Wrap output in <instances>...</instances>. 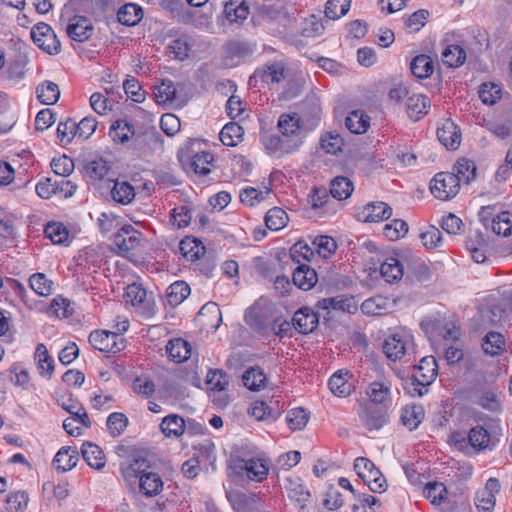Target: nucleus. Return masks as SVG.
Listing matches in <instances>:
<instances>
[{
  "label": "nucleus",
  "mask_w": 512,
  "mask_h": 512,
  "mask_svg": "<svg viewBox=\"0 0 512 512\" xmlns=\"http://www.w3.org/2000/svg\"><path fill=\"white\" fill-rule=\"evenodd\" d=\"M386 357L391 361L403 360L412 362L416 360V350L413 335L405 328L394 330L382 346Z\"/></svg>",
  "instance_id": "1"
},
{
  "label": "nucleus",
  "mask_w": 512,
  "mask_h": 512,
  "mask_svg": "<svg viewBox=\"0 0 512 512\" xmlns=\"http://www.w3.org/2000/svg\"><path fill=\"white\" fill-rule=\"evenodd\" d=\"M296 9L284 0H277L272 4L259 7L261 19L269 25H277L279 33L285 32L296 23Z\"/></svg>",
  "instance_id": "2"
},
{
  "label": "nucleus",
  "mask_w": 512,
  "mask_h": 512,
  "mask_svg": "<svg viewBox=\"0 0 512 512\" xmlns=\"http://www.w3.org/2000/svg\"><path fill=\"white\" fill-rule=\"evenodd\" d=\"M195 145H200L197 141H189L182 147L177 157L182 167L187 171H192L198 175H208L211 172L210 165L214 160L212 153L208 151H199Z\"/></svg>",
  "instance_id": "3"
},
{
  "label": "nucleus",
  "mask_w": 512,
  "mask_h": 512,
  "mask_svg": "<svg viewBox=\"0 0 512 512\" xmlns=\"http://www.w3.org/2000/svg\"><path fill=\"white\" fill-rule=\"evenodd\" d=\"M123 297L126 304L135 307L137 312L144 318H151L158 311L154 298L147 296V291L141 284L132 283L127 285Z\"/></svg>",
  "instance_id": "4"
},
{
  "label": "nucleus",
  "mask_w": 512,
  "mask_h": 512,
  "mask_svg": "<svg viewBox=\"0 0 512 512\" xmlns=\"http://www.w3.org/2000/svg\"><path fill=\"white\" fill-rule=\"evenodd\" d=\"M354 470L363 483L375 493L386 490V480L375 464L366 457H358L354 461Z\"/></svg>",
  "instance_id": "5"
},
{
  "label": "nucleus",
  "mask_w": 512,
  "mask_h": 512,
  "mask_svg": "<svg viewBox=\"0 0 512 512\" xmlns=\"http://www.w3.org/2000/svg\"><path fill=\"white\" fill-rule=\"evenodd\" d=\"M75 191L76 185L63 177H48L36 185V192L43 199H49L52 196L69 198Z\"/></svg>",
  "instance_id": "6"
},
{
  "label": "nucleus",
  "mask_w": 512,
  "mask_h": 512,
  "mask_svg": "<svg viewBox=\"0 0 512 512\" xmlns=\"http://www.w3.org/2000/svg\"><path fill=\"white\" fill-rule=\"evenodd\" d=\"M98 180V190L107 199L111 198L116 203L127 205L135 197L134 187L127 181L103 180L102 176Z\"/></svg>",
  "instance_id": "7"
},
{
  "label": "nucleus",
  "mask_w": 512,
  "mask_h": 512,
  "mask_svg": "<svg viewBox=\"0 0 512 512\" xmlns=\"http://www.w3.org/2000/svg\"><path fill=\"white\" fill-rule=\"evenodd\" d=\"M430 190L436 198L449 200L460 190L459 179L451 172L437 173L431 181Z\"/></svg>",
  "instance_id": "8"
},
{
  "label": "nucleus",
  "mask_w": 512,
  "mask_h": 512,
  "mask_svg": "<svg viewBox=\"0 0 512 512\" xmlns=\"http://www.w3.org/2000/svg\"><path fill=\"white\" fill-rule=\"evenodd\" d=\"M33 42L43 51L50 55H56L61 51V43L52 28L40 22L31 29Z\"/></svg>",
  "instance_id": "9"
},
{
  "label": "nucleus",
  "mask_w": 512,
  "mask_h": 512,
  "mask_svg": "<svg viewBox=\"0 0 512 512\" xmlns=\"http://www.w3.org/2000/svg\"><path fill=\"white\" fill-rule=\"evenodd\" d=\"M70 9H66L65 16L68 23L65 32L68 37L77 42H84L93 35V22L84 15L71 16Z\"/></svg>",
  "instance_id": "10"
},
{
  "label": "nucleus",
  "mask_w": 512,
  "mask_h": 512,
  "mask_svg": "<svg viewBox=\"0 0 512 512\" xmlns=\"http://www.w3.org/2000/svg\"><path fill=\"white\" fill-rule=\"evenodd\" d=\"M283 411L284 404L278 399L270 398L268 401H254L248 409V414L257 421L274 422Z\"/></svg>",
  "instance_id": "11"
},
{
  "label": "nucleus",
  "mask_w": 512,
  "mask_h": 512,
  "mask_svg": "<svg viewBox=\"0 0 512 512\" xmlns=\"http://www.w3.org/2000/svg\"><path fill=\"white\" fill-rule=\"evenodd\" d=\"M234 467L239 471H244L248 479L262 482L267 478L270 464L266 458L252 457L250 459H239Z\"/></svg>",
  "instance_id": "12"
},
{
  "label": "nucleus",
  "mask_w": 512,
  "mask_h": 512,
  "mask_svg": "<svg viewBox=\"0 0 512 512\" xmlns=\"http://www.w3.org/2000/svg\"><path fill=\"white\" fill-rule=\"evenodd\" d=\"M253 54L252 47L245 41L230 40L223 48V60L226 66H237Z\"/></svg>",
  "instance_id": "13"
},
{
  "label": "nucleus",
  "mask_w": 512,
  "mask_h": 512,
  "mask_svg": "<svg viewBox=\"0 0 512 512\" xmlns=\"http://www.w3.org/2000/svg\"><path fill=\"white\" fill-rule=\"evenodd\" d=\"M319 324V315L310 307L298 309L292 317L293 328L301 334L312 333Z\"/></svg>",
  "instance_id": "14"
},
{
  "label": "nucleus",
  "mask_w": 512,
  "mask_h": 512,
  "mask_svg": "<svg viewBox=\"0 0 512 512\" xmlns=\"http://www.w3.org/2000/svg\"><path fill=\"white\" fill-rule=\"evenodd\" d=\"M362 425L369 431L381 429L388 421L387 414L374 405H365L358 412Z\"/></svg>",
  "instance_id": "15"
},
{
  "label": "nucleus",
  "mask_w": 512,
  "mask_h": 512,
  "mask_svg": "<svg viewBox=\"0 0 512 512\" xmlns=\"http://www.w3.org/2000/svg\"><path fill=\"white\" fill-rule=\"evenodd\" d=\"M151 468L150 461L144 457L132 458L129 463L121 466V472L125 481L130 485H136L137 480Z\"/></svg>",
  "instance_id": "16"
},
{
  "label": "nucleus",
  "mask_w": 512,
  "mask_h": 512,
  "mask_svg": "<svg viewBox=\"0 0 512 512\" xmlns=\"http://www.w3.org/2000/svg\"><path fill=\"white\" fill-rule=\"evenodd\" d=\"M139 492L146 498L159 495L163 490V480L160 475L153 471H148L140 476L137 480Z\"/></svg>",
  "instance_id": "17"
},
{
  "label": "nucleus",
  "mask_w": 512,
  "mask_h": 512,
  "mask_svg": "<svg viewBox=\"0 0 512 512\" xmlns=\"http://www.w3.org/2000/svg\"><path fill=\"white\" fill-rule=\"evenodd\" d=\"M277 127L279 132L288 140L299 139L302 141V124L300 117L296 114H282L279 117Z\"/></svg>",
  "instance_id": "18"
},
{
  "label": "nucleus",
  "mask_w": 512,
  "mask_h": 512,
  "mask_svg": "<svg viewBox=\"0 0 512 512\" xmlns=\"http://www.w3.org/2000/svg\"><path fill=\"white\" fill-rule=\"evenodd\" d=\"M391 215L392 208L382 201L368 203L359 213L362 220L369 223L387 220Z\"/></svg>",
  "instance_id": "19"
},
{
  "label": "nucleus",
  "mask_w": 512,
  "mask_h": 512,
  "mask_svg": "<svg viewBox=\"0 0 512 512\" xmlns=\"http://www.w3.org/2000/svg\"><path fill=\"white\" fill-rule=\"evenodd\" d=\"M246 324L260 335H267L270 330V320L267 314L258 306H253L245 313Z\"/></svg>",
  "instance_id": "20"
},
{
  "label": "nucleus",
  "mask_w": 512,
  "mask_h": 512,
  "mask_svg": "<svg viewBox=\"0 0 512 512\" xmlns=\"http://www.w3.org/2000/svg\"><path fill=\"white\" fill-rule=\"evenodd\" d=\"M263 143L265 145V148L270 153H276L278 151L283 153H290L297 150L302 144V141H300L299 139L288 140L281 134V136H267L264 138Z\"/></svg>",
  "instance_id": "21"
},
{
  "label": "nucleus",
  "mask_w": 512,
  "mask_h": 512,
  "mask_svg": "<svg viewBox=\"0 0 512 512\" xmlns=\"http://www.w3.org/2000/svg\"><path fill=\"white\" fill-rule=\"evenodd\" d=\"M160 430L165 437L178 439L185 433L186 420L178 414H169L162 419Z\"/></svg>",
  "instance_id": "22"
},
{
  "label": "nucleus",
  "mask_w": 512,
  "mask_h": 512,
  "mask_svg": "<svg viewBox=\"0 0 512 512\" xmlns=\"http://www.w3.org/2000/svg\"><path fill=\"white\" fill-rule=\"evenodd\" d=\"M168 358L175 363H182L191 356V345L182 338H174L166 344Z\"/></svg>",
  "instance_id": "23"
},
{
  "label": "nucleus",
  "mask_w": 512,
  "mask_h": 512,
  "mask_svg": "<svg viewBox=\"0 0 512 512\" xmlns=\"http://www.w3.org/2000/svg\"><path fill=\"white\" fill-rule=\"evenodd\" d=\"M293 284L299 289L308 291L317 283L316 271L306 264L299 265L293 272Z\"/></svg>",
  "instance_id": "24"
},
{
  "label": "nucleus",
  "mask_w": 512,
  "mask_h": 512,
  "mask_svg": "<svg viewBox=\"0 0 512 512\" xmlns=\"http://www.w3.org/2000/svg\"><path fill=\"white\" fill-rule=\"evenodd\" d=\"M430 99L423 94H413L406 100L408 116L417 121L426 115L430 108Z\"/></svg>",
  "instance_id": "25"
},
{
  "label": "nucleus",
  "mask_w": 512,
  "mask_h": 512,
  "mask_svg": "<svg viewBox=\"0 0 512 512\" xmlns=\"http://www.w3.org/2000/svg\"><path fill=\"white\" fill-rule=\"evenodd\" d=\"M114 244L122 252L132 251L139 244V233L134 231L131 226L121 227L114 234Z\"/></svg>",
  "instance_id": "26"
},
{
  "label": "nucleus",
  "mask_w": 512,
  "mask_h": 512,
  "mask_svg": "<svg viewBox=\"0 0 512 512\" xmlns=\"http://www.w3.org/2000/svg\"><path fill=\"white\" fill-rule=\"evenodd\" d=\"M425 411L422 405H406L401 411V423L410 431L415 430L424 420Z\"/></svg>",
  "instance_id": "27"
},
{
  "label": "nucleus",
  "mask_w": 512,
  "mask_h": 512,
  "mask_svg": "<svg viewBox=\"0 0 512 512\" xmlns=\"http://www.w3.org/2000/svg\"><path fill=\"white\" fill-rule=\"evenodd\" d=\"M380 274L387 283H396L403 277V264L396 257H388L380 266Z\"/></svg>",
  "instance_id": "28"
},
{
  "label": "nucleus",
  "mask_w": 512,
  "mask_h": 512,
  "mask_svg": "<svg viewBox=\"0 0 512 512\" xmlns=\"http://www.w3.org/2000/svg\"><path fill=\"white\" fill-rule=\"evenodd\" d=\"M437 138L447 149L455 150L460 144L461 134L456 125L448 121L437 129Z\"/></svg>",
  "instance_id": "29"
},
{
  "label": "nucleus",
  "mask_w": 512,
  "mask_h": 512,
  "mask_svg": "<svg viewBox=\"0 0 512 512\" xmlns=\"http://www.w3.org/2000/svg\"><path fill=\"white\" fill-rule=\"evenodd\" d=\"M285 67L280 62H274L270 65L263 67L262 69H258L254 73L255 78L261 79V81L270 84V83H279L280 81L285 79Z\"/></svg>",
  "instance_id": "30"
},
{
  "label": "nucleus",
  "mask_w": 512,
  "mask_h": 512,
  "mask_svg": "<svg viewBox=\"0 0 512 512\" xmlns=\"http://www.w3.org/2000/svg\"><path fill=\"white\" fill-rule=\"evenodd\" d=\"M122 338L116 332L98 330V351L117 353L122 349Z\"/></svg>",
  "instance_id": "31"
},
{
  "label": "nucleus",
  "mask_w": 512,
  "mask_h": 512,
  "mask_svg": "<svg viewBox=\"0 0 512 512\" xmlns=\"http://www.w3.org/2000/svg\"><path fill=\"white\" fill-rule=\"evenodd\" d=\"M442 63L449 68H458L466 60V51L457 44L447 45L441 53Z\"/></svg>",
  "instance_id": "32"
},
{
  "label": "nucleus",
  "mask_w": 512,
  "mask_h": 512,
  "mask_svg": "<svg viewBox=\"0 0 512 512\" xmlns=\"http://www.w3.org/2000/svg\"><path fill=\"white\" fill-rule=\"evenodd\" d=\"M244 386L251 391H260L265 388L267 377L264 371L259 367H250L242 375Z\"/></svg>",
  "instance_id": "33"
},
{
  "label": "nucleus",
  "mask_w": 512,
  "mask_h": 512,
  "mask_svg": "<svg viewBox=\"0 0 512 512\" xmlns=\"http://www.w3.org/2000/svg\"><path fill=\"white\" fill-rule=\"evenodd\" d=\"M410 70L415 77L426 79L434 72V61L428 55H417L410 63Z\"/></svg>",
  "instance_id": "34"
},
{
  "label": "nucleus",
  "mask_w": 512,
  "mask_h": 512,
  "mask_svg": "<svg viewBox=\"0 0 512 512\" xmlns=\"http://www.w3.org/2000/svg\"><path fill=\"white\" fill-rule=\"evenodd\" d=\"M117 22L125 26H134L143 17V10L140 6L128 3L123 5L116 13Z\"/></svg>",
  "instance_id": "35"
},
{
  "label": "nucleus",
  "mask_w": 512,
  "mask_h": 512,
  "mask_svg": "<svg viewBox=\"0 0 512 512\" xmlns=\"http://www.w3.org/2000/svg\"><path fill=\"white\" fill-rule=\"evenodd\" d=\"M347 129L354 134H363L370 127V117L363 111H351L345 120Z\"/></svg>",
  "instance_id": "36"
},
{
  "label": "nucleus",
  "mask_w": 512,
  "mask_h": 512,
  "mask_svg": "<svg viewBox=\"0 0 512 512\" xmlns=\"http://www.w3.org/2000/svg\"><path fill=\"white\" fill-rule=\"evenodd\" d=\"M438 366L433 356H424L419 364L414 366V374H418L422 381L432 383L437 376Z\"/></svg>",
  "instance_id": "37"
},
{
  "label": "nucleus",
  "mask_w": 512,
  "mask_h": 512,
  "mask_svg": "<svg viewBox=\"0 0 512 512\" xmlns=\"http://www.w3.org/2000/svg\"><path fill=\"white\" fill-rule=\"evenodd\" d=\"M366 393L374 404L387 405L391 402V388L387 383L374 381Z\"/></svg>",
  "instance_id": "38"
},
{
  "label": "nucleus",
  "mask_w": 512,
  "mask_h": 512,
  "mask_svg": "<svg viewBox=\"0 0 512 512\" xmlns=\"http://www.w3.org/2000/svg\"><path fill=\"white\" fill-rule=\"evenodd\" d=\"M77 451L71 447H62L53 459L54 467L61 472L71 470L77 462Z\"/></svg>",
  "instance_id": "39"
},
{
  "label": "nucleus",
  "mask_w": 512,
  "mask_h": 512,
  "mask_svg": "<svg viewBox=\"0 0 512 512\" xmlns=\"http://www.w3.org/2000/svg\"><path fill=\"white\" fill-rule=\"evenodd\" d=\"M38 100L45 105L55 104L60 97L58 85L52 81H44L36 87Z\"/></svg>",
  "instance_id": "40"
},
{
  "label": "nucleus",
  "mask_w": 512,
  "mask_h": 512,
  "mask_svg": "<svg viewBox=\"0 0 512 512\" xmlns=\"http://www.w3.org/2000/svg\"><path fill=\"white\" fill-rule=\"evenodd\" d=\"M244 129L236 122L227 123L219 133V138L223 145L228 147L236 146L242 141Z\"/></svg>",
  "instance_id": "41"
},
{
  "label": "nucleus",
  "mask_w": 512,
  "mask_h": 512,
  "mask_svg": "<svg viewBox=\"0 0 512 512\" xmlns=\"http://www.w3.org/2000/svg\"><path fill=\"white\" fill-rule=\"evenodd\" d=\"M476 172L477 167L472 160H469L467 158H461L455 163V165L453 166V171L451 173L457 175V178L459 179V184L461 182L469 184L476 178Z\"/></svg>",
  "instance_id": "42"
},
{
  "label": "nucleus",
  "mask_w": 512,
  "mask_h": 512,
  "mask_svg": "<svg viewBox=\"0 0 512 512\" xmlns=\"http://www.w3.org/2000/svg\"><path fill=\"white\" fill-rule=\"evenodd\" d=\"M190 287L184 281H175L172 283L166 291L167 302L172 306L176 307L180 305L189 295Z\"/></svg>",
  "instance_id": "43"
},
{
  "label": "nucleus",
  "mask_w": 512,
  "mask_h": 512,
  "mask_svg": "<svg viewBox=\"0 0 512 512\" xmlns=\"http://www.w3.org/2000/svg\"><path fill=\"white\" fill-rule=\"evenodd\" d=\"M35 360L37 362V368L41 376L51 378L54 370V361L49 356L46 346L42 343L36 346Z\"/></svg>",
  "instance_id": "44"
},
{
  "label": "nucleus",
  "mask_w": 512,
  "mask_h": 512,
  "mask_svg": "<svg viewBox=\"0 0 512 512\" xmlns=\"http://www.w3.org/2000/svg\"><path fill=\"white\" fill-rule=\"evenodd\" d=\"M224 14L231 23L245 20L249 14V8L242 0H230L225 4Z\"/></svg>",
  "instance_id": "45"
},
{
  "label": "nucleus",
  "mask_w": 512,
  "mask_h": 512,
  "mask_svg": "<svg viewBox=\"0 0 512 512\" xmlns=\"http://www.w3.org/2000/svg\"><path fill=\"white\" fill-rule=\"evenodd\" d=\"M482 348L488 355H500L505 350V338L501 333L488 332L483 339Z\"/></svg>",
  "instance_id": "46"
},
{
  "label": "nucleus",
  "mask_w": 512,
  "mask_h": 512,
  "mask_svg": "<svg viewBox=\"0 0 512 512\" xmlns=\"http://www.w3.org/2000/svg\"><path fill=\"white\" fill-rule=\"evenodd\" d=\"M134 127L125 120H116L109 129V136L113 141L125 143L134 135Z\"/></svg>",
  "instance_id": "47"
},
{
  "label": "nucleus",
  "mask_w": 512,
  "mask_h": 512,
  "mask_svg": "<svg viewBox=\"0 0 512 512\" xmlns=\"http://www.w3.org/2000/svg\"><path fill=\"white\" fill-rule=\"evenodd\" d=\"M353 191L352 182L343 176L334 178L330 184V194L337 200L347 199Z\"/></svg>",
  "instance_id": "48"
},
{
  "label": "nucleus",
  "mask_w": 512,
  "mask_h": 512,
  "mask_svg": "<svg viewBox=\"0 0 512 512\" xmlns=\"http://www.w3.org/2000/svg\"><path fill=\"white\" fill-rule=\"evenodd\" d=\"M189 37L187 35H181L173 39L168 45L167 50L177 60L183 61L189 56L191 48Z\"/></svg>",
  "instance_id": "49"
},
{
  "label": "nucleus",
  "mask_w": 512,
  "mask_h": 512,
  "mask_svg": "<svg viewBox=\"0 0 512 512\" xmlns=\"http://www.w3.org/2000/svg\"><path fill=\"white\" fill-rule=\"evenodd\" d=\"M154 96L158 104L172 103L176 99V88L173 81L162 80L160 85L155 86Z\"/></svg>",
  "instance_id": "50"
},
{
  "label": "nucleus",
  "mask_w": 512,
  "mask_h": 512,
  "mask_svg": "<svg viewBox=\"0 0 512 512\" xmlns=\"http://www.w3.org/2000/svg\"><path fill=\"white\" fill-rule=\"evenodd\" d=\"M492 231L499 236L507 237L512 234V213L502 211L492 221Z\"/></svg>",
  "instance_id": "51"
},
{
  "label": "nucleus",
  "mask_w": 512,
  "mask_h": 512,
  "mask_svg": "<svg viewBox=\"0 0 512 512\" xmlns=\"http://www.w3.org/2000/svg\"><path fill=\"white\" fill-rule=\"evenodd\" d=\"M288 222L287 213L279 207H274L265 215V224L272 231H278L286 226Z\"/></svg>",
  "instance_id": "52"
},
{
  "label": "nucleus",
  "mask_w": 512,
  "mask_h": 512,
  "mask_svg": "<svg viewBox=\"0 0 512 512\" xmlns=\"http://www.w3.org/2000/svg\"><path fill=\"white\" fill-rule=\"evenodd\" d=\"M286 489L288 497L297 502L300 508H304L311 496L309 490L297 481H290Z\"/></svg>",
  "instance_id": "53"
},
{
  "label": "nucleus",
  "mask_w": 512,
  "mask_h": 512,
  "mask_svg": "<svg viewBox=\"0 0 512 512\" xmlns=\"http://www.w3.org/2000/svg\"><path fill=\"white\" fill-rule=\"evenodd\" d=\"M468 441L473 448L483 450L489 447L490 435L483 426L477 425L469 431Z\"/></svg>",
  "instance_id": "54"
},
{
  "label": "nucleus",
  "mask_w": 512,
  "mask_h": 512,
  "mask_svg": "<svg viewBox=\"0 0 512 512\" xmlns=\"http://www.w3.org/2000/svg\"><path fill=\"white\" fill-rule=\"evenodd\" d=\"M25 65L26 58L19 56L13 62L9 64L7 69L3 73V78L7 81L17 83L22 80L25 76Z\"/></svg>",
  "instance_id": "55"
},
{
  "label": "nucleus",
  "mask_w": 512,
  "mask_h": 512,
  "mask_svg": "<svg viewBox=\"0 0 512 512\" xmlns=\"http://www.w3.org/2000/svg\"><path fill=\"white\" fill-rule=\"evenodd\" d=\"M312 245L317 253L324 259L333 255L337 249L336 241L332 237L326 235H319L315 237Z\"/></svg>",
  "instance_id": "56"
},
{
  "label": "nucleus",
  "mask_w": 512,
  "mask_h": 512,
  "mask_svg": "<svg viewBox=\"0 0 512 512\" xmlns=\"http://www.w3.org/2000/svg\"><path fill=\"white\" fill-rule=\"evenodd\" d=\"M424 495L431 504L440 505L446 499L447 489L443 483L429 482L424 488Z\"/></svg>",
  "instance_id": "57"
},
{
  "label": "nucleus",
  "mask_w": 512,
  "mask_h": 512,
  "mask_svg": "<svg viewBox=\"0 0 512 512\" xmlns=\"http://www.w3.org/2000/svg\"><path fill=\"white\" fill-rule=\"evenodd\" d=\"M44 233L54 244H63L69 236V231L60 222H49L44 228Z\"/></svg>",
  "instance_id": "58"
},
{
  "label": "nucleus",
  "mask_w": 512,
  "mask_h": 512,
  "mask_svg": "<svg viewBox=\"0 0 512 512\" xmlns=\"http://www.w3.org/2000/svg\"><path fill=\"white\" fill-rule=\"evenodd\" d=\"M479 98L486 105L495 104L502 96L501 87L495 83H483L479 88Z\"/></svg>",
  "instance_id": "59"
},
{
  "label": "nucleus",
  "mask_w": 512,
  "mask_h": 512,
  "mask_svg": "<svg viewBox=\"0 0 512 512\" xmlns=\"http://www.w3.org/2000/svg\"><path fill=\"white\" fill-rule=\"evenodd\" d=\"M408 224L402 219H394L383 228L384 236L390 241H396L406 235Z\"/></svg>",
  "instance_id": "60"
},
{
  "label": "nucleus",
  "mask_w": 512,
  "mask_h": 512,
  "mask_svg": "<svg viewBox=\"0 0 512 512\" xmlns=\"http://www.w3.org/2000/svg\"><path fill=\"white\" fill-rule=\"evenodd\" d=\"M79 165L82 167L83 176L87 183L95 185L96 181V160L90 154L82 152L77 158Z\"/></svg>",
  "instance_id": "61"
},
{
  "label": "nucleus",
  "mask_w": 512,
  "mask_h": 512,
  "mask_svg": "<svg viewBox=\"0 0 512 512\" xmlns=\"http://www.w3.org/2000/svg\"><path fill=\"white\" fill-rule=\"evenodd\" d=\"M351 0H328L325 6V15L331 20L344 16L350 8Z\"/></svg>",
  "instance_id": "62"
},
{
  "label": "nucleus",
  "mask_w": 512,
  "mask_h": 512,
  "mask_svg": "<svg viewBox=\"0 0 512 512\" xmlns=\"http://www.w3.org/2000/svg\"><path fill=\"white\" fill-rule=\"evenodd\" d=\"M308 419V413L301 407L290 410L286 416L287 424L293 431L302 430L306 426Z\"/></svg>",
  "instance_id": "63"
},
{
  "label": "nucleus",
  "mask_w": 512,
  "mask_h": 512,
  "mask_svg": "<svg viewBox=\"0 0 512 512\" xmlns=\"http://www.w3.org/2000/svg\"><path fill=\"white\" fill-rule=\"evenodd\" d=\"M431 383H426L421 380L418 374H413L404 384V390L411 397H422L428 391V386Z\"/></svg>",
  "instance_id": "64"
}]
</instances>
